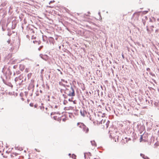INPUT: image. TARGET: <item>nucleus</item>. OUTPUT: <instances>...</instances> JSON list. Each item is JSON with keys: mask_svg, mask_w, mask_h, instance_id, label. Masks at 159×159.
<instances>
[{"mask_svg": "<svg viewBox=\"0 0 159 159\" xmlns=\"http://www.w3.org/2000/svg\"><path fill=\"white\" fill-rule=\"evenodd\" d=\"M65 93L67 95L70 96H74L75 95L74 90L72 87L66 89L65 91Z\"/></svg>", "mask_w": 159, "mask_h": 159, "instance_id": "1", "label": "nucleus"}, {"mask_svg": "<svg viewBox=\"0 0 159 159\" xmlns=\"http://www.w3.org/2000/svg\"><path fill=\"white\" fill-rule=\"evenodd\" d=\"M77 125L79 127L82 128L84 131L85 133H87L89 131L88 128L83 123L80 122H78L77 123Z\"/></svg>", "mask_w": 159, "mask_h": 159, "instance_id": "2", "label": "nucleus"}, {"mask_svg": "<svg viewBox=\"0 0 159 159\" xmlns=\"http://www.w3.org/2000/svg\"><path fill=\"white\" fill-rule=\"evenodd\" d=\"M106 122V120H102L101 121V123L102 124V123H103V126L104 128H107L108 127L109 123H110V121L109 120H108L106 123H105Z\"/></svg>", "mask_w": 159, "mask_h": 159, "instance_id": "3", "label": "nucleus"}, {"mask_svg": "<svg viewBox=\"0 0 159 159\" xmlns=\"http://www.w3.org/2000/svg\"><path fill=\"white\" fill-rule=\"evenodd\" d=\"M71 157L73 159H76V156L75 154H73L71 155Z\"/></svg>", "mask_w": 159, "mask_h": 159, "instance_id": "4", "label": "nucleus"}, {"mask_svg": "<svg viewBox=\"0 0 159 159\" xmlns=\"http://www.w3.org/2000/svg\"><path fill=\"white\" fill-rule=\"evenodd\" d=\"M147 30L149 33H151V32L150 31V30L148 29V26H147Z\"/></svg>", "mask_w": 159, "mask_h": 159, "instance_id": "5", "label": "nucleus"}, {"mask_svg": "<svg viewBox=\"0 0 159 159\" xmlns=\"http://www.w3.org/2000/svg\"><path fill=\"white\" fill-rule=\"evenodd\" d=\"M143 139V135H141L140 138V142H141Z\"/></svg>", "mask_w": 159, "mask_h": 159, "instance_id": "6", "label": "nucleus"}, {"mask_svg": "<svg viewBox=\"0 0 159 159\" xmlns=\"http://www.w3.org/2000/svg\"><path fill=\"white\" fill-rule=\"evenodd\" d=\"M11 40L10 39H8L7 41V43H8V44H9L10 43V42H11Z\"/></svg>", "mask_w": 159, "mask_h": 159, "instance_id": "7", "label": "nucleus"}, {"mask_svg": "<svg viewBox=\"0 0 159 159\" xmlns=\"http://www.w3.org/2000/svg\"><path fill=\"white\" fill-rule=\"evenodd\" d=\"M35 150L36 151L38 152H40V151L39 150V149H35Z\"/></svg>", "mask_w": 159, "mask_h": 159, "instance_id": "8", "label": "nucleus"}, {"mask_svg": "<svg viewBox=\"0 0 159 159\" xmlns=\"http://www.w3.org/2000/svg\"><path fill=\"white\" fill-rule=\"evenodd\" d=\"M140 155H141V157H143V158H144V155L143 154H141Z\"/></svg>", "mask_w": 159, "mask_h": 159, "instance_id": "9", "label": "nucleus"}, {"mask_svg": "<svg viewBox=\"0 0 159 159\" xmlns=\"http://www.w3.org/2000/svg\"><path fill=\"white\" fill-rule=\"evenodd\" d=\"M30 106H31V107H33V103H30Z\"/></svg>", "mask_w": 159, "mask_h": 159, "instance_id": "10", "label": "nucleus"}, {"mask_svg": "<svg viewBox=\"0 0 159 159\" xmlns=\"http://www.w3.org/2000/svg\"><path fill=\"white\" fill-rule=\"evenodd\" d=\"M15 81L16 82L17 81V78H16L15 79Z\"/></svg>", "mask_w": 159, "mask_h": 159, "instance_id": "11", "label": "nucleus"}, {"mask_svg": "<svg viewBox=\"0 0 159 159\" xmlns=\"http://www.w3.org/2000/svg\"><path fill=\"white\" fill-rule=\"evenodd\" d=\"M144 158L145 159H150L148 157H146L145 158Z\"/></svg>", "mask_w": 159, "mask_h": 159, "instance_id": "12", "label": "nucleus"}, {"mask_svg": "<svg viewBox=\"0 0 159 159\" xmlns=\"http://www.w3.org/2000/svg\"><path fill=\"white\" fill-rule=\"evenodd\" d=\"M43 47V46H42V47H40L39 48V50H40Z\"/></svg>", "mask_w": 159, "mask_h": 159, "instance_id": "13", "label": "nucleus"}, {"mask_svg": "<svg viewBox=\"0 0 159 159\" xmlns=\"http://www.w3.org/2000/svg\"><path fill=\"white\" fill-rule=\"evenodd\" d=\"M147 12H148V11H145L143 12V13H144L145 14H146Z\"/></svg>", "mask_w": 159, "mask_h": 159, "instance_id": "14", "label": "nucleus"}, {"mask_svg": "<svg viewBox=\"0 0 159 159\" xmlns=\"http://www.w3.org/2000/svg\"><path fill=\"white\" fill-rule=\"evenodd\" d=\"M62 120H63V121H65L66 120V119H62Z\"/></svg>", "mask_w": 159, "mask_h": 159, "instance_id": "15", "label": "nucleus"}, {"mask_svg": "<svg viewBox=\"0 0 159 159\" xmlns=\"http://www.w3.org/2000/svg\"><path fill=\"white\" fill-rule=\"evenodd\" d=\"M151 27H152V28H153L154 27L153 26H152Z\"/></svg>", "mask_w": 159, "mask_h": 159, "instance_id": "16", "label": "nucleus"}, {"mask_svg": "<svg viewBox=\"0 0 159 159\" xmlns=\"http://www.w3.org/2000/svg\"><path fill=\"white\" fill-rule=\"evenodd\" d=\"M37 106V105H34L35 107H36Z\"/></svg>", "mask_w": 159, "mask_h": 159, "instance_id": "17", "label": "nucleus"}, {"mask_svg": "<svg viewBox=\"0 0 159 159\" xmlns=\"http://www.w3.org/2000/svg\"><path fill=\"white\" fill-rule=\"evenodd\" d=\"M69 155L70 156L71 154H69Z\"/></svg>", "mask_w": 159, "mask_h": 159, "instance_id": "18", "label": "nucleus"}, {"mask_svg": "<svg viewBox=\"0 0 159 159\" xmlns=\"http://www.w3.org/2000/svg\"><path fill=\"white\" fill-rule=\"evenodd\" d=\"M153 30L152 29V31H153Z\"/></svg>", "mask_w": 159, "mask_h": 159, "instance_id": "19", "label": "nucleus"}, {"mask_svg": "<svg viewBox=\"0 0 159 159\" xmlns=\"http://www.w3.org/2000/svg\"><path fill=\"white\" fill-rule=\"evenodd\" d=\"M69 101H71L70 100V99H69Z\"/></svg>", "mask_w": 159, "mask_h": 159, "instance_id": "20", "label": "nucleus"}, {"mask_svg": "<svg viewBox=\"0 0 159 159\" xmlns=\"http://www.w3.org/2000/svg\"><path fill=\"white\" fill-rule=\"evenodd\" d=\"M62 81H64V80H62Z\"/></svg>", "mask_w": 159, "mask_h": 159, "instance_id": "21", "label": "nucleus"}]
</instances>
